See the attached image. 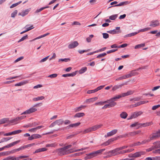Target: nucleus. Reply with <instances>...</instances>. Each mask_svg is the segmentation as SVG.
<instances>
[{"instance_id":"nucleus-1","label":"nucleus","mask_w":160,"mask_h":160,"mask_svg":"<svg viewBox=\"0 0 160 160\" xmlns=\"http://www.w3.org/2000/svg\"><path fill=\"white\" fill-rule=\"evenodd\" d=\"M72 146V145H69L63 148L58 149L56 150L55 152H57L58 155L62 156L73 152L83 151L88 148H85L76 150L74 151L69 149V148L71 147Z\"/></svg>"},{"instance_id":"nucleus-2","label":"nucleus","mask_w":160,"mask_h":160,"mask_svg":"<svg viewBox=\"0 0 160 160\" xmlns=\"http://www.w3.org/2000/svg\"><path fill=\"white\" fill-rule=\"evenodd\" d=\"M105 150V149H102L97 151L90 153L87 155V156L86 158L87 159H89L93 157L96 156L98 154H101Z\"/></svg>"},{"instance_id":"nucleus-3","label":"nucleus","mask_w":160,"mask_h":160,"mask_svg":"<svg viewBox=\"0 0 160 160\" xmlns=\"http://www.w3.org/2000/svg\"><path fill=\"white\" fill-rule=\"evenodd\" d=\"M145 154V152L144 151H141L137 152L134 153H130L128 155L130 158H134L140 157L144 155Z\"/></svg>"},{"instance_id":"nucleus-4","label":"nucleus","mask_w":160,"mask_h":160,"mask_svg":"<svg viewBox=\"0 0 160 160\" xmlns=\"http://www.w3.org/2000/svg\"><path fill=\"white\" fill-rule=\"evenodd\" d=\"M28 157V156H21L17 157L15 156H9L5 158L2 160H19Z\"/></svg>"},{"instance_id":"nucleus-5","label":"nucleus","mask_w":160,"mask_h":160,"mask_svg":"<svg viewBox=\"0 0 160 160\" xmlns=\"http://www.w3.org/2000/svg\"><path fill=\"white\" fill-rule=\"evenodd\" d=\"M119 150L118 148H117L113 150L110 151L107 153L108 157H110L119 154Z\"/></svg>"},{"instance_id":"nucleus-6","label":"nucleus","mask_w":160,"mask_h":160,"mask_svg":"<svg viewBox=\"0 0 160 160\" xmlns=\"http://www.w3.org/2000/svg\"><path fill=\"white\" fill-rule=\"evenodd\" d=\"M142 113L143 112L141 111L134 112L132 114L131 116L128 118V119L129 120L132 118H136L141 115Z\"/></svg>"},{"instance_id":"nucleus-7","label":"nucleus","mask_w":160,"mask_h":160,"mask_svg":"<svg viewBox=\"0 0 160 160\" xmlns=\"http://www.w3.org/2000/svg\"><path fill=\"white\" fill-rule=\"evenodd\" d=\"M37 111V109L36 108H34V107H32L23 112L21 114L23 115L30 114L34 112Z\"/></svg>"},{"instance_id":"nucleus-8","label":"nucleus","mask_w":160,"mask_h":160,"mask_svg":"<svg viewBox=\"0 0 160 160\" xmlns=\"http://www.w3.org/2000/svg\"><path fill=\"white\" fill-rule=\"evenodd\" d=\"M122 97H123L122 96V94H121L118 95H117L108 100V103H109V102H111L112 103H116L114 102L116 101L117 99H119Z\"/></svg>"},{"instance_id":"nucleus-9","label":"nucleus","mask_w":160,"mask_h":160,"mask_svg":"<svg viewBox=\"0 0 160 160\" xmlns=\"http://www.w3.org/2000/svg\"><path fill=\"white\" fill-rule=\"evenodd\" d=\"M108 104H106L102 108V109H105L108 108H110L115 106L117 105V103H112L111 102H109Z\"/></svg>"},{"instance_id":"nucleus-10","label":"nucleus","mask_w":160,"mask_h":160,"mask_svg":"<svg viewBox=\"0 0 160 160\" xmlns=\"http://www.w3.org/2000/svg\"><path fill=\"white\" fill-rule=\"evenodd\" d=\"M98 99V97H95L94 98H92L88 99H87L84 102V103H93L94 101H96Z\"/></svg>"},{"instance_id":"nucleus-11","label":"nucleus","mask_w":160,"mask_h":160,"mask_svg":"<svg viewBox=\"0 0 160 160\" xmlns=\"http://www.w3.org/2000/svg\"><path fill=\"white\" fill-rule=\"evenodd\" d=\"M78 44V42L75 41L69 44L68 46V48L70 49L73 48L77 47Z\"/></svg>"},{"instance_id":"nucleus-12","label":"nucleus","mask_w":160,"mask_h":160,"mask_svg":"<svg viewBox=\"0 0 160 160\" xmlns=\"http://www.w3.org/2000/svg\"><path fill=\"white\" fill-rule=\"evenodd\" d=\"M20 142V140H18L16 141H15L14 142H12L8 145H7L6 146H4L3 147V148H4V149L5 148H9L10 147H12L15 145L17 144L18 143H19Z\"/></svg>"},{"instance_id":"nucleus-13","label":"nucleus","mask_w":160,"mask_h":160,"mask_svg":"<svg viewBox=\"0 0 160 160\" xmlns=\"http://www.w3.org/2000/svg\"><path fill=\"white\" fill-rule=\"evenodd\" d=\"M80 124V122H78L76 123L71 124L66 127V128L67 129H69L72 128L76 127L79 126Z\"/></svg>"},{"instance_id":"nucleus-14","label":"nucleus","mask_w":160,"mask_h":160,"mask_svg":"<svg viewBox=\"0 0 160 160\" xmlns=\"http://www.w3.org/2000/svg\"><path fill=\"white\" fill-rule=\"evenodd\" d=\"M159 22L158 20L152 21L150 22V26L153 27H155L159 26Z\"/></svg>"},{"instance_id":"nucleus-15","label":"nucleus","mask_w":160,"mask_h":160,"mask_svg":"<svg viewBox=\"0 0 160 160\" xmlns=\"http://www.w3.org/2000/svg\"><path fill=\"white\" fill-rule=\"evenodd\" d=\"M131 77V75L130 74H128L125 75L123 76H122L120 77L117 78L116 79V81H120L122 80L123 79H125L128 78H129Z\"/></svg>"},{"instance_id":"nucleus-16","label":"nucleus","mask_w":160,"mask_h":160,"mask_svg":"<svg viewBox=\"0 0 160 160\" xmlns=\"http://www.w3.org/2000/svg\"><path fill=\"white\" fill-rule=\"evenodd\" d=\"M117 131L118 130L117 129L113 130L111 132L107 133V135H105V137H107L112 136L116 134L117 132Z\"/></svg>"},{"instance_id":"nucleus-17","label":"nucleus","mask_w":160,"mask_h":160,"mask_svg":"<svg viewBox=\"0 0 160 160\" xmlns=\"http://www.w3.org/2000/svg\"><path fill=\"white\" fill-rule=\"evenodd\" d=\"M29 80H25L22 81V82H19L18 83L16 84L15 85V86H21L22 85H25L26 84L28 83L29 82Z\"/></svg>"},{"instance_id":"nucleus-18","label":"nucleus","mask_w":160,"mask_h":160,"mask_svg":"<svg viewBox=\"0 0 160 160\" xmlns=\"http://www.w3.org/2000/svg\"><path fill=\"white\" fill-rule=\"evenodd\" d=\"M43 127V126H38L35 128L30 129L28 131L29 132H35L38 129H39Z\"/></svg>"},{"instance_id":"nucleus-19","label":"nucleus","mask_w":160,"mask_h":160,"mask_svg":"<svg viewBox=\"0 0 160 160\" xmlns=\"http://www.w3.org/2000/svg\"><path fill=\"white\" fill-rule=\"evenodd\" d=\"M159 137V136L157 132L156 133L152 134V135L150 136V137L149 140H150V141L151 140L156 139L157 138H158Z\"/></svg>"},{"instance_id":"nucleus-20","label":"nucleus","mask_w":160,"mask_h":160,"mask_svg":"<svg viewBox=\"0 0 160 160\" xmlns=\"http://www.w3.org/2000/svg\"><path fill=\"white\" fill-rule=\"evenodd\" d=\"M102 126V124H99V125H96L94 126H93L91 127L92 131H95L97 129H98L99 128H101Z\"/></svg>"},{"instance_id":"nucleus-21","label":"nucleus","mask_w":160,"mask_h":160,"mask_svg":"<svg viewBox=\"0 0 160 160\" xmlns=\"http://www.w3.org/2000/svg\"><path fill=\"white\" fill-rule=\"evenodd\" d=\"M29 12V10L28 9H27L26 10L23 11L21 13H19L18 14L19 15H21L22 17H24L25 16L28 14Z\"/></svg>"},{"instance_id":"nucleus-22","label":"nucleus","mask_w":160,"mask_h":160,"mask_svg":"<svg viewBox=\"0 0 160 160\" xmlns=\"http://www.w3.org/2000/svg\"><path fill=\"white\" fill-rule=\"evenodd\" d=\"M153 124L152 122H146L143 123H141V125L142 126V128L143 127H146L148 126H149L152 125Z\"/></svg>"},{"instance_id":"nucleus-23","label":"nucleus","mask_w":160,"mask_h":160,"mask_svg":"<svg viewBox=\"0 0 160 160\" xmlns=\"http://www.w3.org/2000/svg\"><path fill=\"white\" fill-rule=\"evenodd\" d=\"M129 3V2L128 1L123 2H120L119 4L113 6L114 7H118L126 5Z\"/></svg>"},{"instance_id":"nucleus-24","label":"nucleus","mask_w":160,"mask_h":160,"mask_svg":"<svg viewBox=\"0 0 160 160\" xmlns=\"http://www.w3.org/2000/svg\"><path fill=\"white\" fill-rule=\"evenodd\" d=\"M76 74V72H74L71 73H68L64 74L62 75V76L64 77H73Z\"/></svg>"},{"instance_id":"nucleus-25","label":"nucleus","mask_w":160,"mask_h":160,"mask_svg":"<svg viewBox=\"0 0 160 160\" xmlns=\"http://www.w3.org/2000/svg\"><path fill=\"white\" fill-rule=\"evenodd\" d=\"M9 121V120L8 118H4L0 120V122L1 124L6 123H8Z\"/></svg>"},{"instance_id":"nucleus-26","label":"nucleus","mask_w":160,"mask_h":160,"mask_svg":"<svg viewBox=\"0 0 160 160\" xmlns=\"http://www.w3.org/2000/svg\"><path fill=\"white\" fill-rule=\"evenodd\" d=\"M47 150V149L46 148H39L37 149L35 152L33 153H37L42 152H44L46 151Z\"/></svg>"},{"instance_id":"nucleus-27","label":"nucleus","mask_w":160,"mask_h":160,"mask_svg":"<svg viewBox=\"0 0 160 160\" xmlns=\"http://www.w3.org/2000/svg\"><path fill=\"white\" fill-rule=\"evenodd\" d=\"M107 32L112 34H118L121 32L120 31H117L116 29L108 31Z\"/></svg>"},{"instance_id":"nucleus-28","label":"nucleus","mask_w":160,"mask_h":160,"mask_svg":"<svg viewBox=\"0 0 160 160\" xmlns=\"http://www.w3.org/2000/svg\"><path fill=\"white\" fill-rule=\"evenodd\" d=\"M133 92H134L133 91L130 90V91H128L126 93H122V97H125L126 96H127L132 94L133 93Z\"/></svg>"},{"instance_id":"nucleus-29","label":"nucleus","mask_w":160,"mask_h":160,"mask_svg":"<svg viewBox=\"0 0 160 160\" xmlns=\"http://www.w3.org/2000/svg\"><path fill=\"white\" fill-rule=\"evenodd\" d=\"M153 144L154 145V146L156 149L160 148V141H158L155 142L153 143Z\"/></svg>"},{"instance_id":"nucleus-30","label":"nucleus","mask_w":160,"mask_h":160,"mask_svg":"<svg viewBox=\"0 0 160 160\" xmlns=\"http://www.w3.org/2000/svg\"><path fill=\"white\" fill-rule=\"evenodd\" d=\"M124 85V84H122L119 85H115L112 88V90L115 91L116 90L119 89V88H121L122 86Z\"/></svg>"},{"instance_id":"nucleus-31","label":"nucleus","mask_w":160,"mask_h":160,"mask_svg":"<svg viewBox=\"0 0 160 160\" xmlns=\"http://www.w3.org/2000/svg\"><path fill=\"white\" fill-rule=\"evenodd\" d=\"M44 98V97L42 96L38 97L37 98H34L32 99L33 101H37L39 100H41Z\"/></svg>"},{"instance_id":"nucleus-32","label":"nucleus","mask_w":160,"mask_h":160,"mask_svg":"<svg viewBox=\"0 0 160 160\" xmlns=\"http://www.w3.org/2000/svg\"><path fill=\"white\" fill-rule=\"evenodd\" d=\"M85 114L83 112H78L74 116V118H80L83 116Z\"/></svg>"},{"instance_id":"nucleus-33","label":"nucleus","mask_w":160,"mask_h":160,"mask_svg":"<svg viewBox=\"0 0 160 160\" xmlns=\"http://www.w3.org/2000/svg\"><path fill=\"white\" fill-rule=\"evenodd\" d=\"M108 103V100H107L104 102H96L94 104L96 105H102L104 104Z\"/></svg>"},{"instance_id":"nucleus-34","label":"nucleus","mask_w":160,"mask_h":160,"mask_svg":"<svg viewBox=\"0 0 160 160\" xmlns=\"http://www.w3.org/2000/svg\"><path fill=\"white\" fill-rule=\"evenodd\" d=\"M128 116L127 113L125 112H122L120 114V117L121 118L123 119H125Z\"/></svg>"},{"instance_id":"nucleus-35","label":"nucleus","mask_w":160,"mask_h":160,"mask_svg":"<svg viewBox=\"0 0 160 160\" xmlns=\"http://www.w3.org/2000/svg\"><path fill=\"white\" fill-rule=\"evenodd\" d=\"M141 132V131L140 130L137 131L130 132L129 135L131 136H134L140 133Z\"/></svg>"},{"instance_id":"nucleus-36","label":"nucleus","mask_w":160,"mask_h":160,"mask_svg":"<svg viewBox=\"0 0 160 160\" xmlns=\"http://www.w3.org/2000/svg\"><path fill=\"white\" fill-rule=\"evenodd\" d=\"M49 34V33H46V34H45L43 35H41L40 36H39L34 39H33V40H31L30 41H34L36 40H37V39H40V38H43V37H44L48 35Z\"/></svg>"},{"instance_id":"nucleus-37","label":"nucleus","mask_w":160,"mask_h":160,"mask_svg":"<svg viewBox=\"0 0 160 160\" xmlns=\"http://www.w3.org/2000/svg\"><path fill=\"white\" fill-rule=\"evenodd\" d=\"M92 131V129L91 127L88 128L84 130V131H82V132L83 133L85 134V133H87L90 132Z\"/></svg>"},{"instance_id":"nucleus-38","label":"nucleus","mask_w":160,"mask_h":160,"mask_svg":"<svg viewBox=\"0 0 160 160\" xmlns=\"http://www.w3.org/2000/svg\"><path fill=\"white\" fill-rule=\"evenodd\" d=\"M57 125H60L63 124V121L62 119H60L55 121Z\"/></svg>"},{"instance_id":"nucleus-39","label":"nucleus","mask_w":160,"mask_h":160,"mask_svg":"<svg viewBox=\"0 0 160 160\" xmlns=\"http://www.w3.org/2000/svg\"><path fill=\"white\" fill-rule=\"evenodd\" d=\"M22 132V130H17L11 132V135H12L19 134L21 133Z\"/></svg>"},{"instance_id":"nucleus-40","label":"nucleus","mask_w":160,"mask_h":160,"mask_svg":"<svg viewBox=\"0 0 160 160\" xmlns=\"http://www.w3.org/2000/svg\"><path fill=\"white\" fill-rule=\"evenodd\" d=\"M87 70V68L86 67H83L80 69L79 72L80 74H82L86 72Z\"/></svg>"},{"instance_id":"nucleus-41","label":"nucleus","mask_w":160,"mask_h":160,"mask_svg":"<svg viewBox=\"0 0 160 160\" xmlns=\"http://www.w3.org/2000/svg\"><path fill=\"white\" fill-rule=\"evenodd\" d=\"M145 46V44L144 43H141L140 44H138L135 46L134 47V48L135 49H137L138 48H139L141 47H144Z\"/></svg>"},{"instance_id":"nucleus-42","label":"nucleus","mask_w":160,"mask_h":160,"mask_svg":"<svg viewBox=\"0 0 160 160\" xmlns=\"http://www.w3.org/2000/svg\"><path fill=\"white\" fill-rule=\"evenodd\" d=\"M112 141V140L111 139H109L108 141L106 142H104V143L102 144V145H103L104 146H107L109 145L110 142Z\"/></svg>"},{"instance_id":"nucleus-43","label":"nucleus","mask_w":160,"mask_h":160,"mask_svg":"<svg viewBox=\"0 0 160 160\" xmlns=\"http://www.w3.org/2000/svg\"><path fill=\"white\" fill-rule=\"evenodd\" d=\"M118 17V14H114L110 16L109 17L110 19L111 20H115Z\"/></svg>"},{"instance_id":"nucleus-44","label":"nucleus","mask_w":160,"mask_h":160,"mask_svg":"<svg viewBox=\"0 0 160 160\" xmlns=\"http://www.w3.org/2000/svg\"><path fill=\"white\" fill-rule=\"evenodd\" d=\"M32 135L34 139L40 138L42 137L41 135L38 134H33Z\"/></svg>"},{"instance_id":"nucleus-45","label":"nucleus","mask_w":160,"mask_h":160,"mask_svg":"<svg viewBox=\"0 0 160 160\" xmlns=\"http://www.w3.org/2000/svg\"><path fill=\"white\" fill-rule=\"evenodd\" d=\"M93 35L92 34L89 36V37L86 38V41L88 42H91L92 39L93 37Z\"/></svg>"},{"instance_id":"nucleus-46","label":"nucleus","mask_w":160,"mask_h":160,"mask_svg":"<svg viewBox=\"0 0 160 160\" xmlns=\"http://www.w3.org/2000/svg\"><path fill=\"white\" fill-rule=\"evenodd\" d=\"M49 8L48 6H46V7H42V8L40 9H37L35 11V12L36 13H38V12L41 11L43 9H46V8Z\"/></svg>"},{"instance_id":"nucleus-47","label":"nucleus","mask_w":160,"mask_h":160,"mask_svg":"<svg viewBox=\"0 0 160 160\" xmlns=\"http://www.w3.org/2000/svg\"><path fill=\"white\" fill-rule=\"evenodd\" d=\"M84 107H85V106H84L83 105H81L80 107H78L76 108L75 109V111L76 112H79L82 110V108H84Z\"/></svg>"},{"instance_id":"nucleus-48","label":"nucleus","mask_w":160,"mask_h":160,"mask_svg":"<svg viewBox=\"0 0 160 160\" xmlns=\"http://www.w3.org/2000/svg\"><path fill=\"white\" fill-rule=\"evenodd\" d=\"M70 58H61V59H58V62H68V61H70Z\"/></svg>"},{"instance_id":"nucleus-49","label":"nucleus","mask_w":160,"mask_h":160,"mask_svg":"<svg viewBox=\"0 0 160 160\" xmlns=\"http://www.w3.org/2000/svg\"><path fill=\"white\" fill-rule=\"evenodd\" d=\"M57 145V144L55 143H52L49 144H48L46 145V147H55Z\"/></svg>"},{"instance_id":"nucleus-50","label":"nucleus","mask_w":160,"mask_h":160,"mask_svg":"<svg viewBox=\"0 0 160 160\" xmlns=\"http://www.w3.org/2000/svg\"><path fill=\"white\" fill-rule=\"evenodd\" d=\"M28 38V36L27 35L23 37H22V38L20 39L18 41V42H21L22 41H24V40L26 39L27 38Z\"/></svg>"},{"instance_id":"nucleus-51","label":"nucleus","mask_w":160,"mask_h":160,"mask_svg":"<svg viewBox=\"0 0 160 160\" xmlns=\"http://www.w3.org/2000/svg\"><path fill=\"white\" fill-rule=\"evenodd\" d=\"M138 33V32H133L131 33H130L129 34H128L127 35H126L125 36L126 37H130L132 36H134L136 35V34H137Z\"/></svg>"},{"instance_id":"nucleus-52","label":"nucleus","mask_w":160,"mask_h":160,"mask_svg":"<svg viewBox=\"0 0 160 160\" xmlns=\"http://www.w3.org/2000/svg\"><path fill=\"white\" fill-rule=\"evenodd\" d=\"M18 12L17 10H15L13 12H12L11 15V17L12 18H14L17 15Z\"/></svg>"},{"instance_id":"nucleus-53","label":"nucleus","mask_w":160,"mask_h":160,"mask_svg":"<svg viewBox=\"0 0 160 160\" xmlns=\"http://www.w3.org/2000/svg\"><path fill=\"white\" fill-rule=\"evenodd\" d=\"M58 76V75L56 73L53 74H51L48 76V77L50 78H53L56 77Z\"/></svg>"},{"instance_id":"nucleus-54","label":"nucleus","mask_w":160,"mask_h":160,"mask_svg":"<svg viewBox=\"0 0 160 160\" xmlns=\"http://www.w3.org/2000/svg\"><path fill=\"white\" fill-rule=\"evenodd\" d=\"M28 26H29L28 25H26L25 26V28H26L27 30H28V31L34 28V27L33 25H31L30 27H28Z\"/></svg>"},{"instance_id":"nucleus-55","label":"nucleus","mask_w":160,"mask_h":160,"mask_svg":"<svg viewBox=\"0 0 160 160\" xmlns=\"http://www.w3.org/2000/svg\"><path fill=\"white\" fill-rule=\"evenodd\" d=\"M148 102V101H140L139 102H138V103L139 106L141 105L144 104L145 103H146Z\"/></svg>"},{"instance_id":"nucleus-56","label":"nucleus","mask_w":160,"mask_h":160,"mask_svg":"<svg viewBox=\"0 0 160 160\" xmlns=\"http://www.w3.org/2000/svg\"><path fill=\"white\" fill-rule=\"evenodd\" d=\"M107 55V54L105 53H104L100 54L98 55L97 57L98 58H99L101 57H103Z\"/></svg>"},{"instance_id":"nucleus-57","label":"nucleus","mask_w":160,"mask_h":160,"mask_svg":"<svg viewBox=\"0 0 160 160\" xmlns=\"http://www.w3.org/2000/svg\"><path fill=\"white\" fill-rule=\"evenodd\" d=\"M90 49H88L87 50H79L78 51V52L80 54H82L84 52H88L89 51Z\"/></svg>"},{"instance_id":"nucleus-58","label":"nucleus","mask_w":160,"mask_h":160,"mask_svg":"<svg viewBox=\"0 0 160 160\" xmlns=\"http://www.w3.org/2000/svg\"><path fill=\"white\" fill-rule=\"evenodd\" d=\"M155 148L154 146H152V147H151L149 148H148L147 149H146V151L148 152H150L151 151H152L155 149Z\"/></svg>"},{"instance_id":"nucleus-59","label":"nucleus","mask_w":160,"mask_h":160,"mask_svg":"<svg viewBox=\"0 0 160 160\" xmlns=\"http://www.w3.org/2000/svg\"><path fill=\"white\" fill-rule=\"evenodd\" d=\"M96 92H97L96 90V89H95L92 90H88L87 91V93L88 94H91V93H94Z\"/></svg>"},{"instance_id":"nucleus-60","label":"nucleus","mask_w":160,"mask_h":160,"mask_svg":"<svg viewBox=\"0 0 160 160\" xmlns=\"http://www.w3.org/2000/svg\"><path fill=\"white\" fill-rule=\"evenodd\" d=\"M105 86V85H102L100 86L99 87H97L96 88V92H97L99 90H100L102 89Z\"/></svg>"},{"instance_id":"nucleus-61","label":"nucleus","mask_w":160,"mask_h":160,"mask_svg":"<svg viewBox=\"0 0 160 160\" xmlns=\"http://www.w3.org/2000/svg\"><path fill=\"white\" fill-rule=\"evenodd\" d=\"M117 50H118L117 49L110 50L109 51H107V54H109V53H111L113 52L117 51Z\"/></svg>"},{"instance_id":"nucleus-62","label":"nucleus","mask_w":160,"mask_h":160,"mask_svg":"<svg viewBox=\"0 0 160 160\" xmlns=\"http://www.w3.org/2000/svg\"><path fill=\"white\" fill-rule=\"evenodd\" d=\"M102 35L103 37L104 38L107 39L109 37V35L107 33H103Z\"/></svg>"},{"instance_id":"nucleus-63","label":"nucleus","mask_w":160,"mask_h":160,"mask_svg":"<svg viewBox=\"0 0 160 160\" xmlns=\"http://www.w3.org/2000/svg\"><path fill=\"white\" fill-rule=\"evenodd\" d=\"M49 57V56H48L42 59L40 61V62L41 63L46 61L48 59Z\"/></svg>"},{"instance_id":"nucleus-64","label":"nucleus","mask_w":160,"mask_h":160,"mask_svg":"<svg viewBox=\"0 0 160 160\" xmlns=\"http://www.w3.org/2000/svg\"><path fill=\"white\" fill-rule=\"evenodd\" d=\"M160 107V105H155L152 107V109L153 110H155L157 108H158Z\"/></svg>"}]
</instances>
